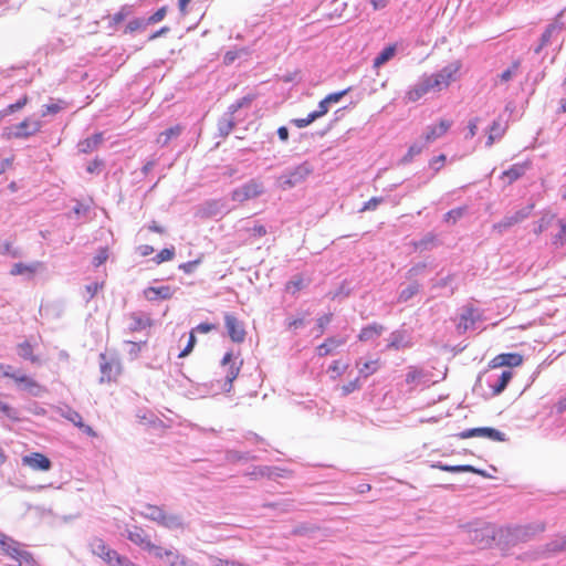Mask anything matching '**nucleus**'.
Here are the masks:
<instances>
[{"instance_id": "38", "label": "nucleus", "mask_w": 566, "mask_h": 566, "mask_svg": "<svg viewBox=\"0 0 566 566\" xmlns=\"http://www.w3.org/2000/svg\"><path fill=\"white\" fill-rule=\"evenodd\" d=\"M428 145L424 143V140L421 138L420 140L415 142L410 147L408 148L407 154L402 157L401 163L408 164L410 163L413 157L421 154V151L427 147Z\"/></svg>"}, {"instance_id": "47", "label": "nucleus", "mask_w": 566, "mask_h": 566, "mask_svg": "<svg viewBox=\"0 0 566 566\" xmlns=\"http://www.w3.org/2000/svg\"><path fill=\"white\" fill-rule=\"evenodd\" d=\"M520 66V62L515 61L509 69L503 71L499 77L501 82H509L513 78V76L516 74L517 69Z\"/></svg>"}, {"instance_id": "18", "label": "nucleus", "mask_w": 566, "mask_h": 566, "mask_svg": "<svg viewBox=\"0 0 566 566\" xmlns=\"http://www.w3.org/2000/svg\"><path fill=\"white\" fill-rule=\"evenodd\" d=\"M22 464L36 471H48L51 468V461L42 453L33 452L22 457Z\"/></svg>"}, {"instance_id": "29", "label": "nucleus", "mask_w": 566, "mask_h": 566, "mask_svg": "<svg viewBox=\"0 0 566 566\" xmlns=\"http://www.w3.org/2000/svg\"><path fill=\"white\" fill-rule=\"evenodd\" d=\"M103 134L96 133L93 136L80 142L77 144V149L80 153L88 154L95 150L103 143Z\"/></svg>"}, {"instance_id": "9", "label": "nucleus", "mask_w": 566, "mask_h": 566, "mask_svg": "<svg viewBox=\"0 0 566 566\" xmlns=\"http://www.w3.org/2000/svg\"><path fill=\"white\" fill-rule=\"evenodd\" d=\"M458 437L460 439H469V438L478 437V438H485V439H489L492 441H500V442H504L507 440L504 432H502L497 429L491 428V427H480V428L467 429V430H463L460 433H458Z\"/></svg>"}, {"instance_id": "43", "label": "nucleus", "mask_w": 566, "mask_h": 566, "mask_svg": "<svg viewBox=\"0 0 566 566\" xmlns=\"http://www.w3.org/2000/svg\"><path fill=\"white\" fill-rule=\"evenodd\" d=\"M146 18H135L128 22L125 33H134L136 31H144L148 27Z\"/></svg>"}, {"instance_id": "25", "label": "nucleus", "mask_w": 566, "mask_h": 566, "mask_svg": "<svg viewBox=\"0 0 566 566\" xmlns=\"http://www.w3.org/2000/svg\"><path fill=\"white\" fill-rule=\"evenodd\" d=\"M512 371L511 370H504L501 375L493 378L492 376L489 378L488 382L489 386L492 388V392L494 396L500 395L509 385L510 380L512 379Z\"/></svg>"}, {"instance_id": "56", "label": "nucleus", "mask_w": 566, "mask_h": 566, "mask_svg": "<svg viewBox=\"0 0 566 566\" xmlns=\"http://www.w3.org/2000/svg\"><path fill=\"white\" fill-rule=\"evenodd\" d=\"M349 91H350V87L345 88L339 92L331 93L325 97V102H328L329 105H332L334 103H338Z\"/></svg>"}, {"instance_id": "13", "label": "nucleus", "mask_w": 566, "mask_h": 566, "mask_svg": "<svg viewBox=\"0 0 566 566\" xmlns=\"http://www.w3.org/2000/svg\"><path fill=\"white\" fill-rule=\"evenodd\" d=\"M0 546L7 555L19 563L22 560L29 562L31 559V554L29 552L21 549L18 542L4 536L3 534H0Z\"/></svg>"}, {"instance_id": "22", "label": "nucleus", "mask_w": 566, "mask_h": 566, "mask_svg": "<svg viewBox=\"0 0 566 566\" xmlns=\"http://www.w3.org/2000/svg\"><path fill=\"white\" fill-rule=\"evenodd\" d=\"M172 295L174 290L168 285L149 286L144 290V296L151 302L157 300H169Z\"/></svg>"}, {"instance_id": "30", "label": "nucleus", "mask_w": 566, "mask_h": 566, "mask_svg": "<svg viewBox=\"0 0 566 566\" xmlns=\"http://www.w3.org/2000/svg\"><path fill=\"white\" fill-rule=\"evenodd\" d=\"M283 470L274 467H268V465H260L254 467L252 471H249L245 473L247 476H250L251 479H256L258 476H283L281 473Z\"/></svg>"}, {"instance_id": "46", "label": "nucleus", "mask_w": 566, "mask_h": 566, "mask_svg": "<svg viewBox=\"0 0 566 566\" xmlns=\"http://www.w3.org/2000/svg\"><path fill=\"white\" fill-rule=\"evenodd\" d=\"M104 168V161L99 158H95L94 160L90 161L85 168L87 174L91 175H99Z\"/></svg>"}, {"instance_id": "37", "label": "nucleus", "mask_w": 566, "mask_h": 566, "mask_svg": "<svg viewBox=\"0 0 566 566\" xmlns=\"http://www.w3.org/2000/svg\"><path fill=\"white\" fill-rule=\"evenodd\" d=\"M396 54V45H388L384 48L378 55L374 59V67H380L390 61Z\"/></svg>"}, {"instance_id": "49", "label": "nucleus", "mask_w": 566, "mask_h": 566, "mask_svg": "<svg viewBox=\"0 0 566 566\" xmlns=\"http://www.w3.org/2000/svg\"><path fill=\"white\" fill-rule=\"evenodd\" d=\"M99 287H102V284H99L98 282H92V283L87 284L85 286V290L83 293V298L86 302H88L90 300H92L95 296V294L97 293Z\"/></svg>"}, {"instance_id": "27", "label": "nucleus", "mask_w": 566, "mask_h": 566, "mask_svg": "<svg viewBox=\"0 0 566 566\" xmlns=\"http://www.w3.org/2000/svg\"><path fill=\"white\" fill-rule=\"evenodd\" d=\"M544 530H545V524L542 522H537L534 524L518 527L516 530L515 536L518 539L527 541V539H531L536 534L542 533Z\"/></svg>"}, {"instance_id": "54", "label": "nucleus", "mask_w": 566, "mask_h": 566, "mask_svg": "<svg viewBox=\"0 0 566 566\" xmlns=\"http://www.w3.org/2000/svg\"><path fill=\"white\" fill-rule=\"evenodd\" d=\"M175 255V248H166V249H163L156 256H155V261L157 263H161V262H165V261H170Z\"/></svg>"}, {"instance_id": "11", "label": "nucleus", "mask_w": 566, "mask_h": 566, "mask_svg": "<svg viewBox=\"0 0 566 566\" xmlns=\"http://www.w3.org/2000/svg\"><path fill=\"white\" fill-rule=\"evenodd\" d=\"M564 30H566V21L564 19V10H562L542 33L539 39L542 45L551 44Z\"/></svg>"}, {"instance_id": "50", "label": "nucleus", "mask_w": 566, "mask_h": 566, "mask_svg": "<svg viewBox=\"0 0 566 566\" xmlns=\"http://www.w3.org/2000/svg\"><path fill=\"white\" fill-rule=\"evenodd\" d=\"M316 118H315V115L312 114V112L307 115V117L305 118H293L290 120V123L294 126H296L297 128H304L306 126H308L310 124H312L313 122H315Z\"/></svg>"}, {"instance_id": "42", "label": "nucleus", "mask_w": 566, "mask_h": 566, "mask_svg": "<svg viewBox=\"0 0 566 566\" xmlns=\"http://www.w3.org/2000/svg\"><path fill=\"white\" fill-rule=\"evenodd\" d=\"M432 468H437L442 471L451 472V473H461V472H467V471L473 470V467L469 465V464L449 465V464H443L442 462H437V463L432 464Z\"/></svg>"}, {"instance_id": "58", "label": "nucleus", "mask_w": 566, "mask_h": 566, "mask_svg": "<svg viewBox=\"0 0 566 566\" xmlns=\"http://www.w3.org/2000/svg\"><path fill=\"white\" fill-rule=\"evenodd\" d=\"M382 201L384 199L381 197H373L371 199L364 203L360 211L363 212L367 210H375Z\"/></svg>"}, {"instance_id": "17", "label": "nucleus", "mask_w": 566, "mask_h": 566, "mask_svg": "<svg viewBox=\"0 0 566 566\" xmlns=\"http://www.w3.org/2000/svg\"><path fill=\"white\" fill-rule=\"evenodd\" d=\"M480 318V314L472 307H465L460 314L457 328L460 333H465L470 329H475V324Z\"/></svg>"}, {"instance_id": "41", "label": "nucleus", "mask_w": 566, "mask_h": 566, "mask_svg": "<svg viewBox=\"0 0 566 566\" xmlns=\"http://www.w3.org/2000/svg\"><path fill=\"white\" fill-rule=\"evenodd\" d=\"M73 426L77 427L87 437L94 438L97 436L95 430L91 426L84 423L83 418L77 412H74V411H73Z\"/></svg>"}, {"instance_id": "52", "label": "nucleus", "mask_w": 566, "mask_h": 566, "mask_svg": "<svg viewBox=\"0 0 566 566\" xmlns=\"http://www.w3.org/2000/svg\"><path fill=\"white\" fill-rule=\"evenodd\" d=\"M127 345H129V349H128V355L130 356L132 359H135L138 357L140 350H142V347L146 344V342H132V340H128L126 342Z\"/></svg>"}, {"instance_id": "31", "label": "nucleus", "mask_w": 566, "mask_h": 566, "mask_svg": "<svg viewBox=\"0 0 566 566\" xmlns=\"http://www.w3.org/2000/svg\"><path fill=\"white\" fill-rule=\"evenodd\" d=\"M163 512H164L163 506L153 505V504L147 503V504L143 505V510L139 512V515L143 516L144 518H147L151 522L159 524Z\"/></svg>"}, {"instance_id": "33", "label": "nucleus", "mask_w": 566, "mask_h": 566, "mask_svg": "<svg viewBox=\"0 0 566 566\" xmlns=\"http://www.w3.org/2000/svg\"><path fill=\"white\" fill-rule=\"evenodd\" d=\"M182 132H184V126H181L179 124L171 126L159 134V136L157 138V143L160 144L163 147L167 146L171 139L180 136Z\"/></svg>"}, {"instance_id": "61", "label": "nucleus", "mask_w": 566, "mask_h": 566, "mask_svg": "<svg viewBox=\"0 0 566 566\" xmlns=\"http://www.w3.org/2000/svg\"><path fill=\"white\" fill-rule=\"evenodd\" d=\"M479 123H480V118L479 117H474V118L469 120L468 134L465 136L467 139L468 138H473L476 135Z\"/></svg>"}, {"instance_id": "15", "label": "nucleus", "mask_w": 566, "mask_h": 566, "mask_svg": "<svg viewBox=\"0 0 566 566\" xmlns=\"http://www.w3.org/2000/svg\"><path fill=\"white\" fill-rule=\"evenodd\" d=\"M221 365H222V367H227L226 382H224L223 389L229 392L232 388V382L234 381V379L238 377V375L240 373V367L242 365V361L238 366L234 361H232V353L228 352L224 354V356L221 360Z\"/></svg>"}, {"instance_id": "6", "label": "nucleus", "mask_w": 566, "mask_h": 566, "mask_svg": "<svg viewBox=\"0 0 566 566\" xmlns=\"http://www.w3.org/2000/svg\"><path fill=\"white\" fill-rule=\"evenodd\" d=\"M533 208L534 205L531 203L518 209L512 214H506L502 220L493 224V230L496 231L499 234H503L510 228L527 219L531 216Z\"/></svg>"}, {"instance_id": "8", "label": "nucleus", "mask_w": 566, "mask_h": 566, "mask_svg": "<svg viewBox=\"0 0 566 566\" xmlns=\"http://www.w3.org/2000/svg\"><path fill=\"white\" fill-rule=\"evenodd\" d=\"M150 556L157 559L163 566H180L186 556L172 546L163 547L156 545Z\"/></svg>"}, {"instance_id": "14", "label": "nucleus", "mask_w": 566, "mask_h": 566, "mask_svg": "<svg viewBox=\"0 0 566 566\" xmlns=\"http://www.w3.org/2000/svg\"><path fill=\"white\" fill-rule=\"evenodd\" d=\"M224 326L232 342L242 343L245 339L244 325L234 314H224Z\"/></svg>"}, {"instance_id": "20", "label": "nucleus", "mask_w": 566, "mask_h": 566, "mask_svg": "<svg viewBox=\"0 0 566 566\" xmlns=\"http://www.w3.org/2000/svg\"><path fill=\"white\" fill-rule=\"evenodd\" d=\"M40 128L38 122H30L28 119L21 122L9 133V137L24 138L35 134Z\"/></svg>"}, {"instance_id": "4", "label": "nucleus", "mask_w": 566, "mask_h": 566, "mask_svg": "<svg viewBox=\"0 0 566 566\" xmlns=\"http://www.w3.org/2000/svg\"><path fill=\"white\" fill-rule=\"evenodd\" d=\"M11 369L12 367L8 366L3 371V376L13 379L20 390L34 397H39L44 392V388L34 379L19 371H11Z\"/></svg>"}, {"instance_id": "44", "label": "nucleus", "mask_w": 566, "mask_h": 566, "mask_svg": "<svg viewBox=\"0 0 566 566\" xmlns=\"http://www.w3.org/2000/svg\"><path fill=\"white\" fill-rule=\"evenodd\" d=\"M407 346L405 336L401 332L396 331L390 334L388 348L400 349Z\"/></svg>"}, {"instance_id": "64", "label": "nucleus", "mask_w": 566, "mask_h": 566, "mask_svg": "<svg viewBox=\"0 0 566 566\" xmlns=\"http://www.w3.org/2000/svg\"><path fill=\"white\" fill-rule=\"evenodd\" d=\"M446 161L444 155H439L430 160V167L436 171H439Z\"/></svg>"}, {"instance_id": "36", "label": "nucleus", "mask_w": 566, "mask_h": 566, "mask_svg": "<svg viewBox=\"0 0 566 566\" xmlns=\"http://www.w3.org/2000/svg\"><path fill=\"white\" fill-rule=\"evenodd\" d=\"M526 171V166L524 164H515L511 166L507 170L503 171L502 178H506L509 184L521 178Z\"/></svg>"}, {"instance_id": "57", "label": "nucleus", "mask_w": 566, "mask_h": 566, "mask_svg": "<svg viewBox=\"0 0 566 566\" xmlns=\"http://www.w3.org/2000/svg\"><path fill=\"white\" fill-rule=\"evenodd\" d=\"M359 388H360L359 379L356 378V379L345 384L342 387V391H343L344 396H347V395L354 392L355 390H358Z\"/></svg>"}, {"instance_id": "19", "label": "nucleus", "mask_w": 566, "mask_h": 566, "mask_svg": "<svg viewBox=\"0 0 566 566\" xmlns=\"http://www.w3.org/2000/svg\"><path fill=\"white\" fill-rule=\"evenodd\" d=\"M158 525L170 531L184 530L186 527L184 517L180 514L167 512L165 510Z\"/></svg>"}, {"instance_id": "39", "label": "nucleus", "mask_w": 566, "mask_h": 566, "mask_svg": "<svg viewBox=\"0 0 566 566\" xmlns=\"http://www.w3.org/2000/svg\"><path fill=\"white\" fill-rule=\"evenodd\" d=\"M421 285L418 282L410 283L407 287L402 289L398 295L399 303H406L417 295Z\"/></svg>"}, {"instance_id": "34", "label": "nucleus", "mask_w": 566, "mask_h": 566, "mask_svg": "<svg viewBox=\"0 0 566 566\" xmlns=\"http://www.w3.org/2000/svg\"><path fill=\"white\" fill-rule=\"evenodd\" d=\"M18 355L25 360H30L32 364H41L40 357L33 354V346L28 340L18 345Z\"/></svg>"}, {"instance_id": "63", "label": "nucleus", "mask_w": 566, "mask_h": 566, "mask_svg": "<svg viewBox=\"0 0 566 566\" xmlns=\"http://www.w3.org/2000/svg\"><path fill=\"white\" fill-rule=\"evenodd\" d=\"M217 326L214 324H211V323H200L198 324L193 329L192 332H197V333H201V334H206V333H209L213 329H216Z\"/></svg>"}, {"instance_id": "16", "label": "nucleus", "mask_w": 566, "mask_h": 566, "mask_svg": "<svg viewBox=\"0 0 566 566\" xmlns=\"http://www.w3.org/2000/svg\"><path fill=\"white\" fill-rule=\"evenodd\" d=\"M452 126V122L447 119H441L438 125H430L426 128L422 139L427 145L433 143L436 139L443 136L449 128Z\"/></svg>"}, {"instance_id": "12", "label": "nucleus", "mask_w": 566, "mask_h": 566, "mask_svg": "<svg viewBox=\"0 0 566 566\" xmlns=\"http://www.w3.org/2000/svg\"><path fill=\"white\" fill-rule=\"evenodd\" d=\"M126 536L132 543L139 546L143 551L148 552L149 555L156 546V544L150 541L149 535L140 526L134 525L130 528H127Z\"/></svg>"}, {"instance_id": "5", "label": "nucleus", "mask_w": 566, "mask_h": 566, "mask_svg": "<svg viewBox=\"0 0 566 566\" xmlns=\"http://www.w3.org/2000/svg\"><path fill=\"white\" fill-rule=\"evenodd\" d=\"M99 370L101 381H113L119 376L122 365L119 359L114 354L101 353L99 354Z\"/></svg>"}, {"instance_id": "51", "label": "nucleus", "mask_w": 566, "mask_h": 566, "mask_svg": "<svg viewBox=\"0 0 566 566\" xmlns=\"http://www.w3.org/2000/svg\"><path fill=\"white\" fill-rule=\"evenodd\" d=\"M166 14H167V8L166 7H161L154 14H151L148 18H146V20H147L146 22H148V25L158 23L161 20H164Z\"/></svg>"}, {"instance_id": "60", "label": "nucleus", "mask_w": 566, "mask_h": 566, "mask_svg": "<svg viewBox=\"0 0 566 566\" xmlns=\"http://www.w3.org/2000/svg\"><path fill=\"white\" fill-rule=\"evenodd\" d=\"M0 412L10 419H18L17 411L0 399Z\"/></svg>"}, {"instance_id": "28", "label": "nucleus", "mask_w": 566, "mask_h": 566, "mask_svg": "<svg viewBox=\"0 0 566 566\" xmlns=\"http://www.w3.org/2000/svg\"><path fill=\"white\" fill-rule=\"evenodd\" d=\"M384 331H385V327L381 324L371 323L360 329L358 338L361 342L374 340L377 337H379Z\"/></svg>"}, {"instance_id": "45", "label": "nucleus", "mask_w": 566, "mask_h": 566, "mask_svg": "<svg viewBox=\"0 0 566 566\" xmlns=\"http://www.w3.org/2000/svg\"><path fill=\"white\" fill-rule=\"evenodd\" d=\"M379 368L378 360H370L363 364V366L359 367V375L364 378L369 377L370 375L375 374Z\"/></svg>"}, {"instance_id": "40", "label": "nucleus", "mask_w": 566, "mask_h": 566, "mask_svg": "<svg viewBox=\"0 0 566 566\" xmlns=\"http://www.w3.org/2000/svg\"><path fill=\"white\" fill-rule=\"evenodd\" d=\"M255 459L256 457L251 454L250 452H240L237 450H228L226 452V460L231 463H235L239 461H250Z\"/></svg>"}, {"instance_id": "53", "label": "nucleus", "mask_w": 566, "mask_h": 566, "mask_svg": "<svg viewBox=\"0 0 566 566\" xmlns=\"http://www.w3.org/2000/svg\"><path fill=\"white\" fill-rule=\"evenodd\" d=\"M108 259V251L106 248H101L97 254L93 258L92 264L94 268L101 266Z\"/></svg>"}, {"instance_id": "59", "label": "nucleus", "mask_w": 566, "mask_h": 566, "mask_svg": "<svg viewBox=\"0 0 566 566\" xmlns=\"http://www.w3.org/2000/svg\"><path fill=\"white\" fill-rule=\"evenodd\" d=\"M329 103L328 102H325V98H323L319 103H318V107L316 111H313L312 114L315 115V118L318 119L319 117L324 116L328 109H329Z\"/></svg>"}, {"instance_id": "26", "label": "nucleus", "mask_w": 566, "mask_h": 566, "mask_svg": "<svg viewBox=\"0 0 566 566\" xmlns=\"http://www.w3.org/2000/svg\"><path fill=\"white\" fill-rule=\"evenodd\" d=\"M507 128V125L501 118L494 119L489 129L488 140L485 143L486 147H491L495 140H499L503 137Z\"/></svg>"}, {"instance_id": "24", "label": "nucleus", "mask_w": 566, "mask_h": 566, "mask_svg": "<svg viewBox=\"0 0 566 566\" xmlns=\"http://www.w3.org/2000/svg\"><path fill=\"white\" fill-rule=\"evenodd\" d=\"M523 363V357L517 353H504L493 358V367H516Z\"/></svg>"}, {"instance_id": "7", "label": "nucleus", "mask_w": 566, "mask_h": 566, "mask_svg": "<svg viewBox=\"0 0 566 566\" xmlns=\"http://www.w3.org/2000/svg\"><path fill=\"white\" fill-rule=\"evenodd\" d=\"M263 192V184L256 179H251L242 186L235 188L231 193V198L233 201L241 203L250 199H254L261 196Z\"/></svg>"}, {"instance_id": "32", "label": "nucleus", "mask_w": 566, "mask_h": 566, "mask_svg": "<svg viewBox=\"0 0 566 566\" xmlns=\"http://www.w3.org/2000/svg\"><path fill=\"white\" fill-rule=\"evenodd\" d=\"M129 319H130L129 329L132 332L143 331L146 327L150 326V324H151L150 318L147 315L142 314V313H132L129 315Z\"/></svg>"}, {"instance_id": "21", "label": "nucleus", "mask_w": 566, "mask_h": 566, "mask_svg": "<svg viewBox=\"0 0 566 566\" xmlns=\"http://www.w3.org/2000/svg\"><path fill=\"white\" fill-rule=\"evenodd\" d=\"M91 548L93 554L101 557L108 565L111 560L115 557L116 551L112 549L103 539L95 538L91 543Z\"/></svg>"}, {"instance_id": "3", "label": "nucleus", "mask_w": 566, "mask_h": 566, "mask_svg": "<svg viewBox=\"0 0 566 566\" xmlns=\"http://www.w3.org/2000/svg\"><path fill=\"white\" fill-rule=\"evenodd\" d=\"M313 170L314 167L308 161H303L295 167L286 168L277 177V186L283 190L294 188L295 186L305 181L306 178L313 172Z\"/></svg>"}, {"instance_id": "62", "label": "nucleus", "mask_w": 566, "mask_h": 566, "mask_svg": "<svg viewBox=\"0 0 566 566\" xmlns=\"http://www.w3.org/2000/svg\"><path fill=\"white\" fill-rule=\"evenodd\" d=\"M333 315L331 313L324 314L321 317L317 318V327L319 331V334H323L325 327L332 322Z\"/></svg>"}, {"instance_id": "48", "label": "nucleus", "mask_w": 566, "mask_h": 566, "mask_svg": "<svg viewBox=\"0 0 566 566\" xmlns=\"http://www.w3.org/2000/svg\"><path fill=\"white\" fill-rule=\"evenodd\" d=\"M40 315L42 317H51V316H60V311L57 308V305L54 304H46L40 306Z\"/></svg>"}, {"instance_id": "10", "label": "nucleus", "mask_w": 566, "mask_h": 566, "mask_svg": "<svg viewBox=\"0 0 566 566\" xmlns=\"http://www.w3.org/2000/svg\"><path fill=\"white\" fill-rule=\"evenodd\" d=\"M468 538L480 547H488L495 539V528L484 523L481 527L469 530Z\"/></svg>"}, {"instance_id": "1", "label": "nucleus", "mask_w": 566, "mask_h": 566, "mask_svg": "<svg viewBox=\"0 0 566 566\" xmlns=\"http://www.w3.org/2000/svg\"><path fill=\"white\" fill-rule=\"evenodd\" d=\"M461 67L460 62H452L433 74H423L417 83L411 86L406 97L409 102H417L428 93H437L447 88L457 78Z\"/></svg>"}, {"instance_id": "2", "label": "nucleus", "mask_w": 566, "mask_h": 566, "mask_svg": "<svg viewBox=\"0 0 566 566\" xmlns=\"http://www.w3.org/2000/svg\"><path fill=\"white\" fill-rule=\"evenodd\" d=\"M254 98L255 95L248 94L237 99L231 105H229L227 112L222 114V116L218 119L217 123L219 137H228L232 129L235 127L237 123L242 122L244 119L242 111L249 109Z\"/></svg>"}, {"instance_id": "55", "label": "nucleus", "mask_w": 566, "mask_h": 566, "mask_svg": "<svg viewBox=\"0 0 566 566\" xmlns=\"http://www.w3.org/2000/svg\"><path fill=\"white\" fill-rule=\"evenodd\" d=\"M464 211H465L464 207H459V208H455V209H452V210L448 211L444 214L446 221L455 222L457 220H459L464 214Z\"/></svg>"}, {"instance_id": "23", "label": "nucleus", "mask_w": 566, "mask_h": 566, "mask_svg": "<svg viewBox=\"0 0 566 566\" xmlns=\"http://www.w3.org/2000/svg\"><path fill=\"white\" fill-rule=\"evenodd\" d=\"M43 270V263L35 261L30 264L24 263H15L10 270L11 275H25L28 279H31L35 273Z\"/></svg>"}, {"instance_id": "35", "label": "nucleus", "mask_w": 566, "mask_h": 566, "mask_svg": "<svg viewBox=\"0 0 566 566\" xmlns=\"http://www.w3.org/2000/svg\"><path fill=\"white\" fill-rule=\"evenodd\" d=\"M345 343V338L329 337L317 347V354L319 356H326L331 354L335 348L344 345Z\"/></svg>"}]
</instances>
